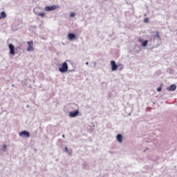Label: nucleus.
Returning <instances> with one entry per match:
<instances>
[{
  "label": "nucleus",
  "mask_w": 177,
  "mask_h": 177,
  "mask_svg": "<svg viewBox=\"0 0 177 177\" xmlns=\"http://www.w3.org/2000/svg\"><path fill=\"white\" fill-rule=\"evenodd\" d=\"M147 44H149V40H145L142 42V46H144V48H146V46H147Z\"/></svg>",
  "instance_id": "obj_12"
},
{
  "label": "nucleus",
  "mask_w": 177,
  "mask_h": 177,
  "mask_svg": "<svg viewBox=\"0 0 177 177\" xmlns=\"http://www.w3.org/2000/svg\"><path fill=\"white\" fill-rule=\"evenodd\" d=\"M78 114H80V111L76 110L75 111L70 112L69 115L72 118H74L75 117H77V115H78Z\"/></svg>",
  "instance_id": "obj_6"
},
{
  "label": "nucleus",
  "mask_w": 177,
  "mask_h": 177,
  "mask_svg": "<svg viewBox=\"0 0 177 177\" xmlns=\"http://www.w3.org/2000/svg\"><path fill=\"white\" fill-rule=\"evenodd\" d=\"M69 39H71V41H73V39H74L75 38V35L73 34V33H69L68 35Z\"/></svg>",
  "instance_id": "obj_10"
},
{
  "label": "nucleus",
  "mask_w": 177,
  "mask_h": 177,
  "mask_svg": "<svg viewBox=\"0 0 177 177\" xmlns=\"http://www.w3.org/2000/svg\"><path fill=\"white\" fill-rule=\"evenodd\" d=\"M144 21H145V23H149V18L145 19Z\"/></svg>",
  "instance_id": "obj_14"
},
{
  "label": "nucleus",
  "mask_w": 177,
  "mask_h": 177,
  "mask_svg": "<svg viewBox=\"0 0 177 177\" xmlns=\"http://www.w3.org/2000/svg\"><path fill=\"white\" fill-rule=\"evenodd\" d=\"M65 151H66V153H68V148L65 147Z\"/></svg>",
  "instance_id": "obj_17"
},
{
  "label": "nucleus",
  "mask_w": 177,
  "mask_h": 177,
  "mask_svg": "<svg viewBox=\"0 0 177 177\" xmlns=\"http://www.w3.org/2000/svg\"><path fill=\"white\" fill-rule=\"evenodd\" d=\"M111 66L112 71H115V70L118 68V66H117V64H115V61H111Z\"/></svg>",
  "instance_id": "obj_5"
},
{
  "label": "nucleus",
  "mask_w": 177,
  "mask_h": 177,
  "mask_svg": "<svg viewBox=\"0 0 177 177\" xmlns=\"http://www.w3.org/2000/svg\"><path fill=\"white\" fill-rule=\"evenodd\" d=\"M176 89V84H171L169 87L167 88V91H175Z\"/></svg>",
  "instance_id": "obj_8"
},
{
  "label": "nucleus",
  "mask_w": 177,
  "mask_h": 177,
  "mask_svg": "<svg viewBox=\"0 0 177 177\" xmlns=\"http://www.w3.org/2000/svg\"><path fill=\"white\" fill-rule=\"evenodd\" d=\"M38 16H40L41 17H45L46 14L45 12H40L38 14Z\"/></svg>",
  "instance_id": "obj_13"
},
{
  "label": "nucleus",
  "mask_w": 177,
  "mask_h": 177,
  "mask_svg": "<svg viewBox=\"0 0 177 177\" xmlns=\"http://www.w3.org/2000/svg\"><path fill=\"white\" fill-rule=\"evenodd\" d=\"M117 140L119 142V143H122V136L121 134H118L117 136Z\"/></svg>",
  "instance_id": "obj_9"
},
{
  "label": "nucleus",
  "mask_w": 177,
  "mask_h": 177,
  "mask_svg": "<svg viewBox=\"0 0 177 177\" xmlns=\"http://www.w3.org/2000/svg\"><path fill=\"white\" fill-rule=\"evenodd\" d=\"M5 17H6V13L5 12V11H3L1 12L0 19H5Z\"/></svg>",
  "instance_id": "obj_11"
},
{
  "label": "nucleus",
  "mask_w": 177,
  "mask_h": 177,
  "mask_svg": "<svg viewBox=\"0 0 177 177\" xmlns=\"http://www.w3.org/2000/svg\"><path fill=\"white\" fill-rule=\"evenodd\" d=\"M161 90H162V88H161V87H158V88H157L158 92H161Z\"/></svg>",
  "instance_id": "obj_16"
},
{
  "label": "nucleus",
  "mask_w": 177,
  "mask_h": 177,
  "mask_svg": "<svg viewBox=\"0 0 177 177\" xmlns=\"http://www.w3.org/2000/svg\"><path fill=\"white\" fill-rule=\"evenodd\" d=\"M28 48H27V51L28 52H32V50H34V42L32 41H28Z\"/></svg>",
  "instance_id": "obj_2"
},
{
  "label": "nucleus",
  "mask_w": 177,
  "mask_h": 177,
  "mask_svg": "<svg viewBox=\"0 0 177 177\" xmlns=\"http://www.w3.org/2000/svg\"><path fill=\"white\" fill-rule=\"evenodd\" d=\"M62 138H65L64 134L62 135Z\"/></svg>",
  "instance_id": "obj_22"
},
{
  "label": "nucleus",
  "mask_w": 177,
  "mask_h": 177,
  "mask_svg": "<svg viewBox=\"0 0 177 177\" xmlns=\"http://www.w3.org/2000/svg\"><path fill=\"white\" fill-rule=\"evenodd\" d=\"M57 8H59V6H46L44 10H46V12H50L52 10H56Z\"/></svg>",
  "instance_id": "obj_3"
},
{
  "label": "nucleus",
  "mask_w": 177,
  "mask_h": 177,
  "mask_svg": "<svg viewBox=\"0 0 177 177\" xmlns=\"http://www.w3.org/2000/svg\"><path fill=\"white\" fill-rule=\"evenodd\" d=\"M6 147H7L6 145H5L3 146V149L4 150H6Z\"/></svg>",
  "instance_id": "obj_18"
},
{
  "label": "nucleus",
  "mask_w": 177,
  "mask_h": 177,
  "mask_svg": "<svg viewBox=\"0 0 177 177\" xmlns=\"http://www.w3.org/2000/svg\"><path fill=\"white\" fill-rule=\"evenodd\" d=\"M75 16V13L71 12V17H74Z\"/></svg>",
  "instance_id": "obj_15"
},
{
  "label": "nucleus",
  "mask_w": 177,
  "mask_h": 177,
  "mask_svg": "<svg viewBox=\"0 0 177 177\" xmlns=\"http://www.w3.org/2000/svg\"><path fill=\"white\" fill-rule=\"evenodd\" d=\"M19 136H25V138H30V133L26 131H24L19 133Z\"/></svg>",
  "instance_id": "obj_7"
},
{
  "label": "nucleus",
  "mask_w": 177,
  "mask_h": 177,
  "mask_svg": "<svg viewBox=\"0 0 177 177\" xmlns=\"http://www.w3.org/2000/svg\"><path fill=\"white\" fill-rule=\"evenodd\" d=\"M138 41H139V42H143V39H139Z\"/></svg>",
  "instance_id": "obj_19"
},
{
  "label": "nucleus",
  "mask_w": 177,
  "mask_h": 177,
  "mask_svg": "<svg viewBox=\"0 0 177 177\" xmlns=\"http://www.w3.org/2000/svg\"><path fill=\"white\" fill-rule=\"evenodd\" d=\"M86 66H88V64H89V63H88V62H86Z\"/></svg>",
  "instance_id": "obj_21"
},
{
  "label": "nucleus",
  "mask_w": 177,
  "mask_h": 177,
  "mask_svg": "<svg viewBox=\"0 0 177 177\" xmlns=\"http://www.w3.org/2000/svg\"><path fill=\"white\" fill-rule=\"evenodd\" d=\"M60 73H66V71L68 70V64L67 62H64L62 64L61 68H59Z\"/></svg>",
  "instance_id": "obj_1"
},
{
  "label": "nucleus",
  "mask_w": 177,
  "mask_h": 177,
  "mask_svg": "<svg viewBox=\"0 0 177 177\" xmlns=\"http://www.w3.org/2000/svg\"><path fill=\"white\" fill-rule=\"evenodd\" d=\"M156 37H158V38H160V35L158 34L156 35Z\"/></svg>",
  "instance_id": "obj_20"
},
{
  "label": "nucleus",
  "mask_w": 177,
  "mask_h": 177,
  "mask_svg": "<svg viewBox=\"0 0 177 177\" xmlns=\"http://www.w3.org/2000/svg\"><path fill=\"white\" fill-rule=\"evenodd\" d=\"M8 46H9V49H10V55L15 56V46H13V44H9Z\"/></svg>",
  "instance_id": "obj_4"
}]
</instances>
